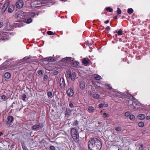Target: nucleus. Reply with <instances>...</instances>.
<instances>
[{"instance_id":"nucleus-9","label":"nucleus","mask_w":150,"mask_h":150,"mask_svg":"<svg viewBox=\"0 0 150 150\" xmlns=\"http://www.w3.org/2000/svg\"><path fill=\"white\" fill-rule=\"evenodd\" d=\"M36 58L37 57H33L29 56L25 57L23 59L24 60H26L28 59H30L31 61H34L35 60L37 59Z\"/></svg>"},{"instance_id":"nucleus-56","label":"nucleus","mask_w":150,"mask_h":150,"mask_svg":"<svg viewBox=\"0 0 150 150\" xmlns=\"http://www.w3.org/2000/svg\"><path fill=\"white\" fill-rule=\"evenodd\" d=\"M118 93V92H114V93L113 94H112L113 96H115L117 95V94Z\"/></svg>"},{"instance_id":"nucleus-63","label":"nucleus","mask_w":150,"mask_h":150,"mask_svg":"<svg viewBox=\"0 0 150 150\" xmlns=\"http://www.w3.org/2000/svg\"><path fill=\"white\" fill-rule=\"evenodd\" d=\"M17 26H18V27H21V25H20V23H19V24H17Z\"/></svg>"},{"instance_id":"nucleus-34","label":"nucleus","mask_w":150,"mask_h":150,"mask_svg":"<svg viewBox=\"0 0 150 150\" xmlns=\"http://www.w3.org/2000/svg\"><path fill=\"white\" fill-rule=\"evenodd\" d=\"M67 57L64 58H63L62 59H61V61L62 62H63L64 63H66L67 62Z\"/></svg>"},{"instance_id":"nucleus-4","label":"nucleus","mask_w":150,"mask_h":150,"mask_svg":"<svg viewBox=\"0 0 150 150\" xmlns=\"http://www.w3.org/2000/svg\"><path fill=\"white\" fill-rule=\"evenodd\" d=\"M67 77L69 79L73 81H74L76 76V74L75 72L71 73L70 70H67Z\"/></svg>"},{"instance_id":"nucleus-23","label":"nucleus","mask_w":150,"mask_h":150,"mask_svg":"<svg viewBox=\"0 0 150 150\" xmlns=\"http://www.w3.org/2000/svg\"><path fill=\"white\" fill-rule=\"evenodd\" d=\"M93 76L95 79L97 80H99L102 79L100 76L97 74H94Z\"/></svg>"},{"instance_id":"nucleus-15","label":"nucleus","mask_w":150,"mask_h":150,"mask_svg":"<svg viewBox=\"0 0 150 150\" xmlns=\"http://www.w3.org/2000/svg\"><path fill=\"white\" fill-rule=\"evenodd\" d=\"M11 28L10 23L9 22H7L6 24V25L4 28V29L7 30L9 31L11 30Z\"/></svg>"},{"instance_id":"nucleus-29","label":"nucleus","mask_w":150,"mask_h":150,"mask_svg":"<svg viewBox=\"0 0 150 150\" xmlns=\"http://www.w3.org/2000/svg\"><path fill=\"white\" fill-rule=\"evenodd\" d=\"M128 13L129 14H131L133 12V10L132 8H129L127 10Z\"/></svg>"},{"instance_id":"nucleus-42","label":"nucleus","mask_w":150,"mask_h":150,"mask_svg":"<svg viewBox=\"0 0 150 150\" xmlns=\"http://www.w3.org/2000/svg\"><path fill=\"white\" fill-rule=\"evenodd\" d=\"M48 97H51L52 96V93L51 92H48L47 93Z\"/></svg>"},{"instance_id":"nucleus-62","label":"nucleus","mask_w":150,"mask_h":150,"mask_svg":"<svg viewBox=\"0 0 150 150\" xmlns=\"http://www.w3.org/2000/svg\"><path fill=\"white\" fill-rule=\"evenodd\" d=\"M146 119L147 120H149L150 119V116H148L146 117Z\"/></svg>"},{"instance_id":"nucleus-28","label":"nucleus","mask_w":150,"mask_h":150,"mask_svg":"<svg viewBox=\"0 0 150 150\" xmlns=\"http://www.w3.org/2000/svg\"><path fill=\"white\" fill-rule=\"evenodd\" d=\"M79 64V62H78L77 61H74V62H73L72 65L74 67H76V66H77Z\"/></svg>"},{"instance_id":"nucleus-37","label":"nucleus","mask_w":150,"mask_h":150,"mask_svg":"<svg viewBox=\"0 0 150 150\" xmlns=\"http://www.w3.org/2000/svg\"><path fill=\"white\" fill-rule=\"evenodd\" d=\"M38 128V124H36L35 125L33 126V129L34 130H37V128Z\"/></svg>"},{"instance_id":"nucleus-18","label":"nucleus","mask_w":150,"mask_h":150,"mask_svg":"<svg viewBox=\"0 0 150 150\" xmlns=\"http://www.w3.org/2000/svg\"><path fill=\"white\" fill-rule=\"evenodd\" d=\"M123 126H118L115 128V129L117 132H121L123 131Z\"/></svg>"},{"instance_id":"nucleus-45","label":"nucleus","mask_w":150,"mask_h":150,"mask_svg":"<svg viewBox=\"0 0 150 150\" xmlns=\"http://www.w3.org/2000/svg\"><path fill=\"white\" fill-rule=\"evenodd\" d=\"M117 38H113V40H112V43H115L117 40Z\"/></svg>"},{"instance_id":"nucleus-26","label":"nucleus","mask_w":150,"mask_h":150,"mask_svg":"<svg viewBox=\"0 0 150 150\" xmlns=\"http://www.w3.org/2000/svg\"><path fill=\"white\" fill-rule=\"evenodd\" d=\"M5 77L7 79L10 78L11 77L10 74L8 72H6L4 74Z\"/></svg>"},{"instance_id":"nucleus-50","label":"nucleus","mask_w":150,"mask_h":150,"mask_svg":"<svg viewBox=\"0 0 150 150\" xmlns=\"http://www.w3.org/2000/svg\"><path fill=\"white\" fill-rule=\"evenodd\" d=\"M130 113L129 112H127L125 113V115L126 116H128L129 115Z\"/></svg>"},{"instance_id":"nucleus-32","label":"nucleus","mask_w":150,"mask_h":150,"mask_svg":"<svg viewBox=\"0 0 150 150\" xmlns=\"http://www.w3.org/2000/svg\"><path fill=\"white\" fill-rule=\"evenodd\" d=\"M67 62L71 61H73L74 60V58L71 57H67Z\"/></svg>"},{"instance_id":"nucleus-10","label":"nucleus","mask_w":150,"mask_h":150,"mask_svg":"<svg viewBox=\"0 0 150 150\" xmlns=\"http://www.w3.org/2000/svg\"><path fill=\"white\" fill-rule=\"evenodd\" d=\"M67 93L69 96L70 97H72L74 94V91L71 88H69L68 89Z\"/></svg>"},{"instance_id":"nucleus-5","label":"nucleus","mask_w":150,"mask_h":150,"mask_svg":"<svg viewBox=\"0 0 150 150\" xmlns=\"http://www.w3.org/2000/svg\"><path fill=\"white\" fill-rule=\"evenodd\" d=\"M15 33L13 32L10 33L9 32L0 31V38L9 37L11 35H13Z\"/></svg>"},{"instance_id":"nucleus-22","label":"nucleus","mask_w":150,"mask_h":150,"mask_svg":"<svg viewBox=\"0 0 150 150\" xmlns=\"http://www.w3.org/2000/svg\"><path fill=\"white\" fill-rule=\"evenodd\" d=\"M72 112L71 110L69 108H67L66 109V112L65 113V115H69L71 114Z\"/></svg>"},{"instance_id":"nucleus-17","label":"nucleus","mask_w":150,"mask_h":150,"mask_svg":"<svg viewBox=\"0 0 150 150\" xmlns=\"http://www.w3.org/2000/svg\"><path fill=\"white\" fill-rule=\"evenodd\" d=\"M14 9V7L12 5L9 6L8 9V13H12Z\"/></svg>"},{"instance_id":"nucleus-46","label":"nucleus","mask_w":150,"mask_h":150,"mask_svg":"<svg viewBox=\"0 0 150 150\" xmlns=\"http://www.w3.org/2000/svg\"><path fill=\"white\" fill-rule=\"evenodd\" d=\"M48 79V76L47 75H45L43 77L44 80L45 81H46Z\"/></svg>"},{"instance_id":"nucleus-3","label":"nucleus","mask_w":150,"mask_h":150,"mask_svg":"<svg viewBox=\"0 0 150 150\" xmlns=\"http://www.w3.org/2000/svg\"><path fill=\"white\" fill-rule=\"evenodd\" d=\"M21 13L23 14V16H22V18L23 19V21L24 22L29 24L32 22V20L31 18L28 16H26L27 15L25 12H20L19 13H18V15L20 14Z\"/></svg>"},{"instance_id":"nucleus-24","label":"nucleus","mask_w":150,"mask_h":150,"mask_svg":"<svg viewBox=\"0 0 150 150\" xmlns=\"http://www.w3.org/2000/svg\"><path fill=\"white\" fill-rule=\"evenodd\" d=\"M100 96L97 94H94L92 95V97L94 99L100 98Z\"/></svg>"},{"instance_id":"nucleus-49","label":"nucleus","mask_w":150,"mask_h":150,"mask_svg":"<svg viewBox=\"0 0 150 150\" xmlns=\"http://www.w3.org/2000/svg\"><path fill=\"white\" fill-rule=\"evenodd\" d=\"M104 106V104L103 103H101L99 105V107L100 108H102Z\"/></svg>"},{"instance_id":"nucleus-38","label":"nucleus","mask_w":150,"mask_h":150,"mask_svg":"<svg viewBox=\"0 0 150 150\" xmlns=\"http://www.w3.org/2000/svg\"><path fill=\"white\" fill-rule=\"evenodd\" d=\"M129 118L131 120H134L135 119V116L133 115H131L129 116Z\"/></svg>"},{"instance_id":"nucleus-31","label":"nucleus","mask_w":150,"mask_h":150,"mask_svg":"<svg viewBox=\"0 0 150 150\" xmlns=\"http://www.w3.org/2000/svg\"><path fill=\"white\" fill-rule=\"evenodd\" d=\"M105 9L109 12H112L113 11V9L110 7H107L105 8Z\"/></svg>"},{"instance_id":"nucleus-16","label":"nucleus","mask_w":150,"mask_h":150,"mask_svg":"<svg viewBox=\"0 0 150 150\" xmlns=\"http://www.w3.org/2000/svg\"><path fill=\"white\" fill-rule=\"evenodd\" d=\"M89 60L87 58H83L82 60V63L86 66H87L89 62Z\"/></svg>"},{"instance_id":"nucleus-12","label":"nucleus","mask_w":150,"mask_h":150,"mask_svg":"<svg viewBox=\"0 0 150 150\" xmlns=\"http://www.w3.org/2000/svg\"><path fill=\"white\" fill-rule=\"evenodd\" d=\"M14 120V118L11 115L7 117V123L8 124H10L12 123Z\"/></svg>"},{"instance_id":"nucleus-35","label":"nucleus","mask_w":150,"mask_h":150,"mask_svg":"<svg viewBox=\"0 0 150 150\" xmlns=\"http://www.w3.org/2000/svg\"><path fill=\"white\" fill-rule=\"evenodd\" d=\"M26 96L25 94H23L22 96V99L24 101H26Z\"/></svg>"},{"instance_id":"nucleus-36","label":"nucleus","mask_w":150,"mask_h":150,"mask_svg":"<svg viewBox=\"0 0 150 150\" xmlns=\"http://www.w3.org/2000/svg\"><path fill=\"white\" fill-rule=\"evenodd\" d=\"M109 116V115L106 113H104L103 114V116L104 117H108Z\"/></svg>"},{"instance_id":"nucleus-33","label":"nucleus","mask_w":150,"mask_h":150,"mask_svg":"<svg viewBox=\"0 0 150 150\" xmlns=\"http://www.w3.org/2000/svg\"><path fill=\"white\" fill-rule=\"evenodd\" d=\"M144 125V123L143 122H140L138 123V126L140 127H143Z\"/></svg>"},{"instance_id":"nucleus-54","label":"nucleus","mask_w":150,"mask_h":150,"mask_svg":"<svg viewBox=\"0 0 150 150\" xmlns=\"http://www.w3.org/2000/svg\"><path fill=\"white\" fill-rule=\"evenodd\" d=\"M1 98L2 99L4 100L6 98V96L3 95L1 96Z\"/></svg>"},{"instance_id":"nucleus-21","label":"nucleus","mask_w":150,"mask_h":150,"mask_svg":"<svg viewBox=\"0 0 150 150\" xmlns=\"http://www.w3.org/2000/svg\"><path fill=\"white\" fill-rule=\"evenodd\" d=\"M47 34L49 35H57V37H59V35L56 34L55 32L54 33L53 32H52L51 31H47ZM55 37H56V36H55Z\"/></svg>"},{"instance_id":"nucleus-1","label":"nucleus","mask_w":150,"mask_h":150,"mask_svg":"<svg viewBox=\"0 0 150 150\" xmlns=\"http://www.w3.org/2000/svg\"><path fill=\"white\" fill-rule=\"evenodd\" d=\"M89 150H100L101 148V142L96 137L91 138L88 142Z\"/></svg>"},{"instance_id":"nucleus-55","label":"nucleus","mask_w":150,"mask_h":150,"mask_svg":"<svg viewBox=\"0 0 150 150\" xmlns=\"http://www.w3.org/2000/svg\"><path fill=\"white\" fill-rule=\"evenodd\" d=\"M38 74L40 75H42L43 73L41 70L38 71Z\"/></svg>"},{"instance_id":"nucleus-6","label":"nucleus","mask_w":150,"mask_h":150,"mask_svg":"<svg viewBox=\"0 0 150 150\" xmlns=\"http://www.w3.org/2000/svg\"><path fill=\"white\" fill-rule=\"evenodd\" d=\"M16 7L18 9L22 8L24 5V2L23 0H18L16 4Z\"/></svg>"},{"instance_id":"nucleus-7","label":"nucleus","mask_w":150,"mask_h":150,"mask_svg":"<svg viewBox=\"0 0 150 150\" xmlns=\"http://www.w3.org/2000/svg\"><path fill=\"white\" fill-rule=\"evenodd\" d=\"M113 33L115 34V37L117 36V34L119 36H120V35H122L123 34V31L121 29L117 30H115L113 31Z\"/></svg>"},{"instance_id":"nucleus-30","label":"nucleus","mask_w":150,"mask_h":150,"mask_svg":"<svg viewBox=\"0 0 150 150\" xmlns=\"http://www.w3.org/2000/svg\"><path fill=\"white\" fill-rule=\"evenodd\" d=\"M79 123V122L77 120H75L74 122L73 123V124H72L73 126H76Z\"/></svg>"},{"instance_id":"nucleus-58","label":"nucleus","mask_w":150,"mask_h":150,"mask_svg":"<svg viewBox=\"0 0 150 150\" xmlns=\"http://www.w3.org/2000/svg\"><path fill=\"white\" fill-rule=\"evenodd\" d=\"M4 25L3 22L0 21V28H1Z\"/></svg>"},{"instance_id":"nucleus-13","label":"nucleus","mask_w":150,"mask_h":150,"mask_svg":"<svg viewBox=\"0 0 150 150\" xmlns=\"http://www.w3.org/2000/svg\"><path fill=\"white\" fill-rule=\"evenodd\" d=\"M87 108L88 111L91 113H93L95 110V108L92 106H88Z\"/></svg>"},{"instance_id":"nucleus-52","label":"nucleus","mask_w":150,"mask_h":150,"mask_svg":"<svg viewBox=\"0 0 150 150\" xmlns=\"http://www.w3.org/2000/svg\"><path fill=\"white\" fill-rule=\"evenodd\" d=\"M50 149L51 150H55V147L53 146H50Z\"/></svg>"},{"instance_id":"nucleus-51","label":"nucleus","mask_w":150,"mask_h":150,"mask_svg":"<svg viewBox=\"0 0 150 150\" xmlns=\"http://www.w3.org/2000/svg\"><path fill=\"white\" fill-rule=\"evenodd\" d=\"M8 40V38H0V40Z\"/></svg>"},{"instance_id":"nucleus-39","label":"nucleus","mask_w":150,"mask_h":150,"mask_svg":"<svg viewBox=\"0 0 150 150\" xmlns=\"http://www.w3.org/2000/svg\"><path fill=\"white\" fill-rule=\"evenodd\" d=\"M117 12L118 13V14L119 15L121 14L122 13L121 11L119 8H117Z\"/></svg>"},{"instance_id":"nucleus-25","label":"nucleus","mask_w":150,"mask_h":150,"mask_svg":"<svg viewBox=\"0 0 150 150\" xmlns=\"http://www.w3.org/2000/svg\"><path fill=\"white\" fill-rule=\"evenodd\" d=\"M80 88L82 89L83 90L85 88V83L83 82H81L80 83Z\"/></svg>"},{"instance_id":"nucleus-44","label":"nucleus","mask_w":150,"mask_h":150,"mask_svg":"<svg viewBox=\"0 0 150 150\" xmlns=\"http://www.w3.org/2000/svg\"><path fill=\"white\" fill-rule=\"evenodd\" d=\"M69 106L71 108H73L74 107V105H73V103L71 102L70 101V102H69Z\"/></svg>"},{"instance_id":"nucleus-19","label":"nucleus","mask_w":150,"mask_h":150,"mask_svg":"<svg viewBox=\"0 0 150 150\" xmlns=\"http://www.w3.org/2000/svg\"><path fill=\"white\" fill-rule=\"evenodd\" d=\"M27 16H30L31 17H34L36 15V13L34 12H32L31 13L25 12Z\"/></svg>"},{"instance_id":"nucleus-40","label":"nucleus","mask_w":150,"mask_h":150,"mask_svg":"<svg viewBox=\"0 0 150 150\" xmlns=\"http://www.w3.org/2000/svg\"><path fill=\"white\" fill-rule=\"evenodd\" d=\"M105 86L108 89H110L112 88V87L110 86V84H106Z\"/></svg>"},{"instance_id":"nucleus-53","label":"nucleus","mask_w":150,"mask_h":150,"mask_svg":"<svg viewBox=\"0 0 150 150\" xmlns=\"http://www.w3.org/2000/svg\"><path fill=\"white\" fill-rule=\"evenodd\" d=\"M88 95L91 96L92 95V93L91 91H88Z\"/></svg>"},{"instance_id":"nucleus-41","label":"nucleus","mask_w":150,"mask_h":150,"mask_svg":"<svg viewBox=\"0 0 150 150\" xmlns=\"http://www.w3.org/2000/svg\"><path fill=\"white\" fill-rule=\"evenodd\" d=\"M22 147H23V150H29L24 144H22Z\"/></svg>"},{"instance_id":"nucleus-8","label":"nucleus","mask_w":150,"mask_h":150,"mask_svg":"<svg viewBox=\"0 0 150 150\" xmlns=\"http://www.w3.org/2000/svg\"><path fill=\"white\" fill-rule=\"evenodd\" d=\"M9 3L8 1H6L4 4L3 5V8L1 9V12L2 13H4L6 10L8 6Z\"/></svg>"},{"instance_id":"nucleus-43","label":"nucleus","mask_w":150,"mask_h":150,"mask_svg":"<svg viewBox=\"0 0 150 150\" xmlns=\"http://www.w3.org/2000/svg\"><path fill=\"white\" fill-rule=\"evenodd\" d=\"M123 39H124V38H120L119 39V41H123L124 42H127V40L126 38H125L126 40H123Z\"/></svg>"},{"instance_id":"nucleus-60","label":"nucleus","mask_w":150,"mask_h":150,"mask_svg":"<svg viewBox=\"0 0 150 150\" xmlns=\"http://www.w3.org/2000/svg\"><path fill=\"white\" fill-rule=\"evenodd\" d=\"M109 22V20H108L104 22V23L106 24L108 23Z\"/></svg>"},{"instance_id":"nucleus-47","label":"nucleus","mask_w":150,"mask_h":150,"mask_svg":"<svg viewBox=\"0 0 150 150\" xmlns=\"http://www.w3.org/2000/svg\"><path fill=\"white\" fill-rule=\"evenodd\" d=\"M140 147H139V149L140 150H143V145L142 144H141L140 145Z\"/></svg>"},{"instance_id":"nucleus-27","label":"nucleus","mask_w":150,"mask_h":150,"mask_svg":"<svg viewBox=\"0 0 150 150\" xmlns=\"http://www.w3.org/2000/svg\"><path fill=\"white\" fill-rule=\"evenodd\" d=\"M45 61H47L48 62H51L53 60V58L52 57H50L49 58H46L44 59Z\"/></svg>"},{"instance_id":"nucleus-61","label":"nucleus","mask_w":150,"mask_h":150,"mask_svg":"<svg viewBox=\"0 0 150 150\" xmlns=\"http://www.w3.org/2000/svg\"><path fill=\"white\" fill-rule=\"evenodd\" d=\"M106 29L107 30H110V28L109 26H107L106 27Z\"/></svg>"},{"instance_id":"nucleus-11","label":"nucleus","mask_w":150,"mask_h":150,"mask_svg":"<svg viewBox=\"0 0 150 150\" xmlns=\"http://www.w3.org/2000/svg\"><path fill=\"white\" fill-rule=\"evenodd\" d=\"M60 84L62 88H64L65 87V83L63 78H61L60 80Z\"/></svg>"},{"instance_id":"nucleus-20","label":"nucleus","mask_w":150,"mask_h":150,"mask_svg":"<svg viewBox=\"0 0 150 150\" xmlns=\"http://www.w3.org/2000/svg\"><path fill=\"white\" fill-rule=\"evenodd\" d=\"M138 118L140 120H144L145 117V115L143 114H140L138 116Z\"/></svg>"},{"instance_id":"nucleus-59","label":"nucleus","mask_w":150,"mask_h":150,"mask_svg":"<svg viewBox=\"0 0 150 150\" xmlns=\"http://www.w3.org/2000/svg\"><path fill=\"white\" fill-rule=\"evenodd\" d=\"M127 96L130 98H131L132 96L131 94L129 93H127Z\"/></svg>"},{"instance_id":"nucleus-57","label":"nucleus","mask_w":150,"mask_h":150,"mask_svg":"<svg viewBox=\"0 0 150 150\" xmlns=\"http://www.w3.org/2000/svg\"><path fill=\"white\" fill-rule=\"evenodd\" d=\"M58 74V71H54L53 72V74L54 75H57Z\"/></svg>"},{"instance_id":"nucleus-48","label":"nucleus","mask_w":150,"mask_h":150,"mask_svg":"<svg viewBox=\"0 0 150 150\" xmlns=\"http://www.w3.org/2000/svg\"><path fill=\"white\" fill-rule=\"evenodd\" d=\"M102 123L101 122H98L97 124V126H100L101 125H102Z\"/></svg>"},{"instance_id":"nucleus-14","label":"nucleus","mask_w":150,"mask_h":150,"mask_svg":"<svg viewBox=\"0 0 150 150\" xmlns=\"http://www.w3.org/2000/svg\"><path fill=\"white\" fill-rule=\"evenodd\" d=\"M31 5L33 9H34L38 7V1H35L31 4Z\"/></svg>"},{"instance_id":"nucleus-64","label":"nucleus","mask_w":150,"mask_h":150,"mask_svg":"<svg viewBox=\"0 0 150 150\" xmlns=\"http://www.w3.org/2000/svg\"><path fill=\"white\" fill-rule=\"evenodd\" d=\"M104 106L106 107H107L108 106V104H105L104 105Z\"/></svg>"},{"instance_id":"nucleus-2","label":"nucleus","mask_w":150,"mask_h":150,"mask_svg":"<svg viewBox=\"0 0 150 150\" xmlns=\"http://www.w3.org/2000/svg\"><path fill=\"white\" fill-rule=\"evenodd\" d=\"M71 135L73 139L76 141H78L79 140V134L77 130L74 128H72L71 132Z\"/></svg>"}]
</instances>
